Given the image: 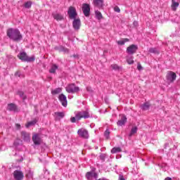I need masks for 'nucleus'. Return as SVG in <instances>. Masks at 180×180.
I'll return each mask as SVG.
<instances>
[{
	"instance_id": "nucleus-1",
	"label": "nucleus",
	"mask_w": 180,
	"mask_h": 180,
	"mask_svg": "<svg viewBox=\"0 0 180 180\" xmlns=\"http://www.w3.org/2000/svg\"><path fill=\"white\" fill-rule=\"evenodd\" d=\"M6 34L11 40H13V41H15L16 43H19V41L23 39L20 31L18 29L9 28L7 30Z\"/></svg>"
},
{
	"instance_id": "nucleus-2",
	"label": "nucleus",
	"mask_w": 180,
	"mask_h": 180,
	"mask_svg": "<svg viewBox=\"0 0 180 180\" xmlns=\"http://www.w3.org/2000/svg\"><path fill=\"white\" fill-rule=\"evenodd\" d=\"M89 117H91V115L88 110H82L77 112L75 117H72L70 118V122L72 123H75L77 120H81L82 119H89Z\"/></svg>"
},
{
	"instance_id": "nucleus-3",
	"label": "nucleus",
	"mask_w": 180,
	"mask_h": 180,
	"mask_svg": "<svg viewBox=\"0 0 180 180\" xmlns=\"http://www.w3.org/2000/svg\"><path fill=\"white\" fill-rule=\"evenodd\" d=\"M18 57L21 61L27 62V63H33L36 60V58L34 56H32L31 57L27 56V54L26 52H20Z\"/></svg>"
},
{
	"instance_id": "nucleus-4",
	"label": "nucleus",
	"mask_w": 180,
	"mask_h": 180,
	"mask_svg": "<svg viewBox=\"0 0 180 180\" xmlns=\"http://www.w3.org/2000/svg\"><path fill=\"white\" fill-rule=\"evenodd\" d=\"M65 89L68 94H77V92H79V87L75 86L74 83L68 84Z\"/></svg>"
},
{
	"instance_id": "nucleus-5",
	"label": "nucleus",
	"mask_w": 180,
	"mask_h": 180,
	"mask_svg": "<svg viewBox=\"0 0 180 180\" xmlns=\"http://www.w3.org/2000/svg\"><path fill=\"white\" fill-rule=\"evenodd\" d=\"M82 9L84 16L89 18L91 15V6L89 4H83Z\"/></svg>"
},
{
	"instance_id": "nucleus-6",
	"label": "nucleus",
	"mask_w": 180,
	"mask_h": 180,
	"mask_svg": "<svg viewBox=\"0 0 180 180\" xmlns=\"http://www.w3.org/2000/svg\"><path fill=\"white\" fill-rule=\"evenodd\" d=\"M139 50V46L136 44H131L127 48V53L129 54V56H133V54H135V53H137V51Z\"/></svg>"
},
{
	"instance_id": "nucleus-7",
	"label": "nucleus",
	"mask_w": 180,
	"mask_h": 180,
	"mask_svg": "<svg viewBox=\"0 0 180 180\" xmlns=\"http://www.w3.org/2000/svg\"><path fill=\"white\" fill-rule=\"evenodd\" d=\"M68 15L71 20L77 19V16H78L77 10L73 6L69 7L68 11Z\"/></svg>"
},
{
	"instance_id": "nucleus-8",
	"label": "nucleus",
	"mask_w": 180,
	"mask_h": 180,
	"mask_svg": "<svg viewBox=\"0 0 180 180\" xmlns=\"http://www.w3.org/2000/svg\"><path fill=\"white\" fill-rule=\"evenodd\" d=\"M166 79L168 82H174L176 79V74L172 71H169L166 75Z\"/></svg>"
},
{
	"instance_id": "nucleus-9",
	"label": "nucleus",
	"mask_w": 180,
	"mask_h": 180,
	"mask_svg": "<svg viewBox=\"0 0 180 180\" xmlns=\"http://www.w3.org/2000/svg\"><path fill=\"white\" fill-rule=\"evenodd\" d=\"M77 134L79 136V137H82V139H89V134L88 133V130L85 129H79L77 131Z\"/></svg>"
},
{
	"instance_id": "nucleus-10",
	"label": "nucleus",
	"mask_w": 180,
	"mask_h": 180,
	"mask_svg": "<svg viewBox=\"0 0 180 180\" xmlns=\"http://www.w3.org/2000/svg\"><path fill=\"white\" fill-rule=\"evenodd\" d=\"M73 29L76 31L79 30L81 29V19L75 18L72 22Z\"/></svg>"
},
{
	"instance_id": "nucleus-11",
	"label": "nucleus",
	"mask_w": 180,
	"mask_h": 180,
	"mask_svg": "<svg viewBox=\"0 0 180 180\" xmlns=\"http://www.w3.org/2000/svg\"><path fill=\"white\" fill-rule=\"evenodd\" d=\"M85 176L87 180H92V178L98 179V173L94 172V170H91V172H87Z\"/></svg>"
},
{
	"instance_id": "nucleus-12",
	"label": "nucleus",
	"mask_w": 180,
	"mask_h": 180,
	"mask_svg": "<svg viewBox=\"0 0 180 180\" xmlns=\"http://www.w3.org/2000/svg\"><path fill=\"white\" fill-rule=\"evenodd\" d=\"M32 141L35 146H40L41 144V138L39 134H35L32 136Z\"/></svg>"
},
{
	"instance_id": "nucleus-13",
	"label": "nucleus",
	"mask_w": 180,
	"mask_h": 180,
	"mask_svg": "<svg viewBox=\"0 0 180 180\" xmlns=\"http://www.w3.org/2000/svg\"><path fill=\"white\" fill-rule=\"evenodd\" d=\"M58 99L60 103H62V105H63L64 108H67V105H68V102L67 101V96H65V95L63 94H61L59 95Z\"/></svg>"
},
{
	"instance_id": "nucleus-14",
	"label": "nucleus",
	"mask_w": 180,
	"mask_h": 180,
	"mask_svg": "<svg viewBox=\"0 0 180 180\" xmlns=\"http://www.w3.org/2000/svg\"><path fill=\"white\" fill-rule=\"evenodd\" d=\"M24 176L23 172L19 170H15L13 172V177L15 180H22Z\"/></svg>"
},
{
	"instance_id": "nucleus-15",
	"label": "nucleus",
	"mask_w": 180,
	"mask_h": 180,
	"mask_svg": "<svg viewBox=\"0 0 180 180\" xmlns=\"http://www.w3.org/2000/svg\"><path fill=\"white\" fill-rule=\"evenodd\" d=\"M21 137L24 141H26L27 143H29L30 141V134L29 132H27L26 131H21Z\"/></svg>"
},
{
	"instance_id": "nucleus-16",
	"label": "nucleus",
	"mask_w": 180,
	"mask_h": 180,
	"mask_svg": "<svg viewBox=\"0 0 180 180\" xmlns=\"http://www.w3.org/2000/svg\"><path fill=\"white\" fill-rule=\"evenodd\" d=\"M8 110L10 112H19V108H18V105L15 103H9L7 107Z\"/></svg>"
},
{
	"instance_id": "nucleus-17",
	"label": "nucleus",
	"mask_w": 180,
	"mask_h": 180,
	"mask_svg": "<svg viewBox=\"0 0 180 180\" xmlns=\"http://www.w3.org/2000/svg\"><path fill=\"white\" fill-rule=\"evenodd\" d=\"M52 16L53 19H55V20H57L58 22H59L60 20H64V15L61 13H52Z\"/></svg>"
},
{
	"instance_id": "nucleus-18",
	"label": "nucleus",
	"mask_w": 180,
	"mask_h": 180,
	"mask_svg": "<svg viewBox=\"0 0 180 180\" xmlns=\"http://www.w3.org/2000/svg\"><path fill=\"white\" fill-rule=\"evenodd\" d=\"M127 122V117L125 115H122L121 119L117 121V126H124Z\"/></svg>"
},
{
	"instance_id": "nucleus-19",
	"label": "nucleus",
	"mask_w": 180,
	"mask_h": 180,
	"mask_svg": "<svg viewBox=\"0 0 180 180\" xmlns=\"http://www.w3.org/2000/svg\"><path fill=\"white\" fill-rule=\"evenodd\" d=\"M94 5L97 8H102L103 5V0H94Z\"/></svg>"
},
{
	"instance_id": "nucleus-20",
	"label": "nucleus",
	"mask_w": 180,
	"mask_h": 180,
	"mask_svg": "<svg viewBox=\"0 0 180 180\" xmlns=\"http://www.w3.org/2000/svg\"><path fill=\"white\" fill-rule=\"evenodd\" d=\"M179 6V3L178 1H176L175 0H172V10L174 11H176V8Z\"/></svg>"
},
{
	"instance_id": "nucleus-21",
	"label": "nucleus",
	"mask_w": 180,
	"mask_h": 180,
	"mask_svg": "<svg viewBox=\"0 0 180 180\" xmlns=\"http://www.w3.org/2000/svg\"><path fill=\"white\" fill-rule=\"evenodd\" d=\"M56 70H58V66L56 64H53L49 70L50 74H56Z\"/></svg>"
},
{
	"instance_id": "nucleus-22",
	"label": "nucleus",
	"mask_w": 180,
	"mask_h": 180,
	"mask_svg": "<svg viewBox=\"0 0 180 180\" xmlns=\"http://www.w3.org/2000/svg\"><path fill=\"white\" fill-rule=\"evenodd\" d=\"M13 146H14V147H15V148H19V147H20L22 146V140L17 139L14 141Z\"/></svg>"
},
{
	"instance_id": "nucleus-23",
	"label": "nucleus",
	"mask_w": 180,
	"mask_h": 180,
	"mask_svg": "<svg viewBox=\"0 0 180 180\" xmlns=\"http://www.w3.org/2000/svg\"><path fill=\"white\" fill-rule=\"evenodd\" d=\"M112 154H117V153H122V148L120 147H114L111 150Z\"/></svg>"
},
{
	"instance_id": "nucleus-24",
	"label": "nucleus",
	"mask_w": 180,
	"mask_h": 180,
	"mask_svg": "<svg viewBox=\"0 0 180 180\" xmlns=\"http://www.w3.org/2000/svg\"><path fill=\"white\" fill-rule=\"evenodd\" d=\"M95 15H96V19H98V20H101V19H103V16L102 15V13H101V11H96Z\"/></svg>"
},
{
	"instance_id": "nucleus-25",
	"label": "nucleus",
	"mask_w": 180,
	"mask_h": 180,
	"mask_svg": "<svg viewBox=\"0 0 180 180\" xmlns=\"http://www.w3.org/2000/svg\"><path fill=\"white\" fill-rule=\"evenodd\" d=\"M61 91H63L61 88H56L51 91V94L52 95H58V94H61Z\"/></svg>"
},
{
	"instance_id": "nucleus-26",
	"label": "nucleus",
	"mask_w": 180,
	"mask_h": 180,
	"mask_svg": "<svg viewBox=\"0 0 180 180\" xmlns=\"http://www.w3.org/2000/svg\"><path fill=\"white\" fill-rule=\"evenodd\" d=\"M141 108L142 110H148L150 109V103H144L142 105H141Z\"/></svg>"
},
{
	"instance_id": "nucleus-27",
	"label": "nucleus",
	"mask_w": 180,
	"mask_h": 180,
	"mask_svg": "<svg viewBox=\"0 0 180 180\" xmlns=\"http://www.w3.org/2000/svg\"><path fill=\"white\" fill-rule=\"evenodd\" d=\"M133 56H128L127 57V63L129 65L134 64V60H133Z\"/></svg>"
},
{
	"instance_id": "nucleus-28",
	"label": "nucleus",
	"mask_w": 180,
	"mask_h": 180,
	"mask_svg": "<svg viewBox=\"0 0 180 180\" xmlns=\"http://www.w3.org/2000/svg\"><path fill=\"white\" fill-rule=\"evenodd\" d=\"M148 52L153 54H160V51L157 48H150Z\"/></svg>"
},
{
	"instance_id": "nucleus-29",
	"label": "nucleus",
	"mask_w": 180,
	"mask_h": 180,
	"mask_svg": "<svg viewBox=\"0 0 180 180\" xmlns=\"http://www.w3.org/2000/svg\"><path fill=\"white\" fill-rule=\"evenodd\" d=\"M104 136L105 137L106 140H109L110 139V131L109 129H106L104 132Z\"/></svg>"
},
{
	"instance_id": "nucleus-30",
	"label": "nucleus",
	"mask_w": 180,
	"mask_h": 180,
	"mask_svg": "<svg viewBox=\"0 0 180 180\" xmlns=\"http://www.w3.org/2000/svg\"><path fill=\"white\" fill-rule=\"evenodd\" d=\"M59 51H63V53H70V49H67L63 46H60L59 47Z\"/></svg>"
},
{
	"instance_id": "nucleus-31",
	"label": "nucleus",
	"mask_w": 180,
	"mask_h": 180,
	"mask_svg": "<svg viewBox=\"0 0 180 180\" xmlns=\"http://www.w3.org/2000/svg\"><path fill=\"white\" fill-rule=\"evenodd\" d=\"M37 123V121L36 120L33 121H30L27 122V124L25 125L27 128L30 127V126H34Z\"/></svg>"
},
{
	"instance_id": "nucleus-32",
	"label": "nucleus",
	"mask_w": 180,
	"mask_h": 180,
	"mask_svg": "<svg viewBox=\"0 0 180 180\" xmlns=\"http://www.w3.org/2000/svg\"><path fill=\"white\" fill-rule=\"evenodd\" d=\"M106 157H108V155H106V153H101L99 155V158L101 161H102L103 162H105V160L106 159Z\"/></svg>"
},
{
	"instance_id": "nucleus-33",
	"label": "nucleus",
	"mask_w": 180,
	"mask_h": 180,
	"mask_svg": "<svg viewBox=\"0 0 180 180\" xmlns=\"http://www.w3.org/2000/svg\"><path fill=\"white\" fill-rule=\"evenodd\" d=\"M110 68L115 71H119V70H120V66L117 65V64H112L110 65Z\"/></svg>"
},
{
	"instance_id": "nucleus-34",
	"label": "nucleus",
	"mask_w": 180,
	"mask_h": 180,
	"mask_svg": "<svg viewBox=\"0 0 180 180\" xmlns=\"http://www.w3.org/2000/svg\"><path fill=\"white\" fill-rule=\"evenodd\" d=\"M137 130L138 128L137 127H134L131 129V132L129 134V137H131V136H133V134H136V133H137Z\"/></svg>"
},
{
	"instance_id": "nucleus-35",
	"label": "nucleus",
	"mask_w": 180,
	"mask_h": 180,
	"mask_svg": "<svg viewBox=\"0 0 180 180\" xmlns=\"http://www.w3.org/2000/svg\"><path fill=\"white\" fill-rule=\"evenodd\" d=\"M55 115L58 116V117H60V119H63L65 116V114L63 112H56Z\"/></svg>"
},
{
	"instance_id": "nucleus-36",
	"label": "nucleus",
	"mask_w": 180,
	"mask_h": 180,
	"mask_svg": "<svg viewBox=\"0 0 180 180\" xmlns=\"http://www.w3.org/2000/svg\"><path fill=\"white\" fill-rule=\"evenodd\" d=\"M24 7L26 9H30V8H32V1H27L25 4H24Z\"/></svg>"
},
{
	"instance_id": "nucleus-37",
	"label": "nucleus",
	"mask_w": 180,
	"mask_h": 180,
	"mask_svg": "<svg viewBox=\"0 0 180 180\" xmlns=\"http://www.w3.org/2000/svg\"><path fill=\"white\" fill-rule=\"evenodd\" d=\"M129 41V39H124V40H120L117 41V44L120 46H123L124 45V43Z\"/></svg>"
},
{
	"instance_id": "nucleus-38",
	"label": "nucleus",
	"mask_w": 180,
	"mask_h": 180,
	"mask_svg": "<svg viewBox=\"0 0 180 180\" xmlns=\"http://www.w3.org/2000/svg\"><path fill=\"white\" fill-rule=\"evenodd\" d=\"M17 95H19V96L20 98H22L23 100L26 99V97L24 96L25 93L22 91H18V93H17Z\"/></svg>"
},
{
	"instance_id": "nucleus-39",
	"label": "nucleus",
	"mask_w": 180,
	"mask_h": 180,
	"mask_svg": "<svg viewBox=\"0 0 180 180\" xmlns=\"http://www.w3.org/2000/svg\"><path fill=\"white\" fill-rule=\"evenodd\" d=\"M114 11H115V12H117V13H120V8L117 6H115L114 7Z\"/></svg>"
},
{
	"instance_id": "nucleus-40",
	"label": "nucleus",
	"mask_w": 180,
	"mask_h": 180,
	"mask_svg": "<svg viewBox=\"0 0 180 180\" xmlns=\"http://www.w3.org/2000/svg\"><path fill=\"white\" fill-rule=\"evenodd\" d=\"M87 92H89V94H92V92H94V90H92V87L91 86H87L86 88Z\"/></svg>"
},
{
	"instance_id": "nucleus-41",
	"label": "nucleus",
	"mask_w": 180,
	"mask_h": 180,
	"mask_svg": "<svg viewBox=\"0 0 180 180\" xmlns=\"http://www.w3.org/2000/svg\"><path fill=\"white\" fill-rule=\"evenodd\" d=\"M118 180H126V179H124V176H123V174H119Z\"/></svg>"
},
{
	"instance_id": "nucleus-42",
	"label": "nucleus",
	"mask_w": 180,
	"mask_h": 180,
	"mask_svg": "<svg viewBox=\"0 0 180 180\" xmlns=\"http://www.w3.org/2000/svg\"><path fill=\"white\" fill-rule=\"evenodd\" d=\"M137 69L139 70V71H141V70H143V66H141V64H140V63H138Z\"/></svg>"
},
{
	"instance_id": "nucleus-43",
	"label": "nucleus",
	"mask_w": 180,
	"mask_h": 180,
	"mask_svg": "<svg viewBox=\"0 0 180 180\" xmlns=\"http://www.w3.org/2000/svg\"><path fill=\"white\" fill-rule=\"evenodd\" d=\"M159 167H160L161 168H165V167H167V163H162L161 165H159Z\"/></svg>"
},
{
	"instance_id": "nucleus-44",
	"label": "nucleus",
	"mask_w": 180,
	"mask_h": 180,
	"mask_svg": "<svg viewBox=\"0 0 180 180\" xmlns=\"http://www.w3.org/2000/svg\"><path fill=\"white\" fill-rule=\"evenodd\" d=\"M167 147H169V143H165V148H167Z\"/></svg>"
},
{
	"instance_id": "nucleus-45",
	"label": "nucleus",
	"mask_w": 180,
	"mask_h": 180,
	"mask_svg": "<svg viewBox=\"0 0 180 180\" xmlns=\"http://www.w3.org/2000/svg\"><path fill=\"white\" fill-rule=\"evenodd\" d=\"M17 129H20V124H15Z\"/></svg>"
},
{
	"instance_id": "nucleus-46",
	"label": "nucleus",
	"mask_w": 180,
	"mask_h": 180,
	"mask_svg": "<svg viewBox=\"0 0 180 180\" xmlns=\"http://www.w3.org/2000/svg\"><path fill=\"white\" fill-rule=\"evenodd\" d=\"M96 180H108L106 178H101V179H96Z\"/></svg>"
},
{
	"instance_id": "nucleus-47",
	"label": "nucleus",
	"mask_w": 180,
	"mask_h": 180,
	"mask_svg": "<svg viewBox=\"0 0 180 180\" xmlns=\"http://www.w3.org/2000/svg\"><path fill=\"white\" fill-rule=\"evenodd\" d=\"M73 57H74V58H78V55L74 54V55H73Z\"/></svg>"
},
{
	"instance_id": "nucleus-48",
	"label": "nucleus",
	"mask_w": 180,
	"mask_h": 180,
	"mask_svg": "<svg viewBox=\"0 0 180 180\" xmlns=\"http://www.w3.org/2000/svg\"><path fill=\"white\" fill-rule=\"evenodd\" d=\"M15 75L16 76V75H19V73L18 72H16L15 74Z\"/></svg>"
},
{
	"instance_id": "nucleus-49",
	"label": "nucleus",
	"mask_w": 180,
	"mask_h": 180,
	"mask_svg": "<svg viewBox=\"0 0 180 180\" xmlns=\"http://www.w3.org/2000/svg\"><path fill=\"white\" fill-rule=\"evenodd\" d=\"M20 161H23V158H21Z\"/></svg>"
},
{
	"instance_id": "nucleus-50",
	"label": "nucleus",
	"mask_w": 180,
	"mask_h": 180,
	"mask_svg": "<svg viewBox=\"0 0 180 180\" xmlns=\"http://www.w3.org/2000/svg\"><path fill=\"white\" fill-rule=\"evenodd\" d=\"M18 77H20V75H18Z\"/></svg>"
}]
</instances>
